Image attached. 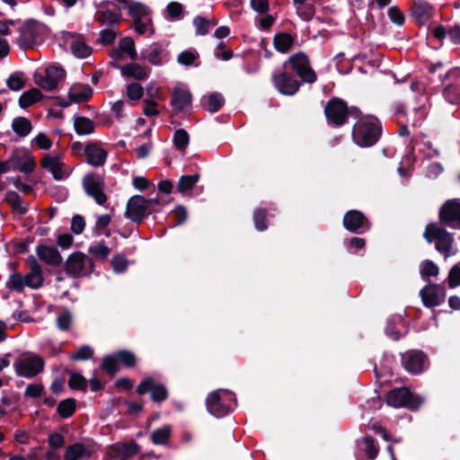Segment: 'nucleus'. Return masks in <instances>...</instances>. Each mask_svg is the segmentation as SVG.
Masks as SVG:
<instances>
[{
	"label": "nucleus",
	"instance_id": "nucleus-1",
	"mask_svg": "<svg viewBox=\"0 0 460 460\" xmlns=\"http://www.w3.org/2000/svg\"><path fill=\"white\" fill-rule=\"evenodd\" d=\"M381 133L380 122L374 117L359 119L353 128V140L361 146L367 147L374 145Z\"/></svg>",
	"mask_w": 460,
	"mask_h": 460
},
{
	"label": "nucleus",
	"instance_id": "nucleus-2",
	"mask_svg": "<svg viewBox=\"0 0 460 460\" xmlns=\"http://www.w3.org/2000/svg\"><path fill=\"white\" fill-rule=\"evenodd\" d=\"M423 235L428 243L434 242L436 243V250L446 259L456 254V251H453V235L438 224L427 225Z\"/></svg>",
	"mask_w": 460,
	"mask_h": 460
},
{
	"label": "nucleus",
	"instance_id": "nucleus-3",
	"mask_svg": "<svg viewBox=\"0 0 460 460\" xmlns=\"http://www.w3.org/2000/svg\"><path fill=\"white\" fill-rule=\"evenodd\" d=\"M235 404V397L227 390H217L207 397L208 411L219 418L231 412Z\"/></svg>",
	"mask_w": 460,
	"mask_h": 460
},
{
	"label": "nucleus",
	"instance_id": "nucleus-4",
	"mask_svg": "<svg viewBox=\"0 0 460 460\" xmlns=\"http://www.w3.org/2000/svg\"><path fill=\"white\" fill-rule=\"evenodd\" d=\"M13 368L17 376L31 378L43 371L44 360L38 355L23 353L13 362Z\"/></svg>",
	"mask_w": 460,
	"mask_h": 460
},
{
	"label": "nucleus",
	"instance_id": "nucleus-5",
	"mask_svg": "<svg viewBox=\"0 0 460 460\" xmlns=\"http://www.w3.org/2000/svg\"><path fill=\"white\" fill-rule=\"evenodd\" d=\"M65 76L66 71L62 67L52 65L47 66L43 71H36L33 75V81L41 89L50 92L57 89Z\"/></svg>",
	"mask_w": 460,
	"mask_h": 460
},
{
	"label": "nucleus",
	"instance_id": "nucleus-6",
	"mask_svg": "<svg viewBox=\"0 0 460 460\" xmlns=\"http://www.w3.org/2000/svg\"><path fill=\"white\" fill-rule=\"evenodd\" d=\"M93 270L92 260L81 252L68 256L66 261V272L73 278H80Z\"/></svg>",
	"mask_w": 460,
	"mask_h": 460
},
{
	"label": "nucleus",
	"instance_id": "nucleus-7",
	"mask_svg": "<svg viewBox=\"0 0 460 460\" xmlns=\"http://www.w3.org/2000/svg\"><path fill=\"white\" fill-rule=\"evenodd\" d=\"M42 26L38 23H24L19 29V37L16 39V44L22 49L33 48L42 40Z\"/></svg>",
	"mask_w": 460,
	"mask_h": 460
},
{
	"label": "nucleus",
	"instance_id": "nucleus-8",
	"mask_svg": "<svg viewBox=\"0 0 460 460\" xmlns=\"http://www.w3.org/2000/svg\"><path fill=\"white\" fill-rule=\"evenodd\" d=\"M83 187L86 194L92 197L98 205H104L107 195L104 193V180L102 176L90 172L83 178Z\"/></svg>",
	"mask_w": 460,
	"mask_h": 460
},
{
	"label": "nucleus",
	"instance_id": "nucleus-9",
	"mask_svg": "<svg viewBox=\"0 0 460 460\" xmlns=\"http://www.w3.org/2000/svg\"><path fill=\"white\" fill-rule=\"evenodd\" d=\"M155 199H146L136 195L129 199L126 208V217L134 222L142 221L149 214V207Z\"/></svg>",
	"mask_w": 460,
	"mask_h": 460
},
{
	"label": "nucleus",
	"instance_id": "nucleus-10",
	"mask_svg": "<svg viewBox=\"0 0 460 460\" xmlns=\"http://www.w3.org/2000/svg\"><path fill=\"white\" fill-rule=\"evenodd\" d=\"M287 64H289L291 68L296 72L302 81L305 83H314L316 81V74L310 67L309 60L306 55L297 53L289 57Z\"/></svg>",
	"mask_w": 460,
	"mask_h": 460
},
{
	"label": "nucleus",
	"instance_id": "nucleus-11",
	"mask_svg": "<svg viewBox=\"0 0 460 460\" xmlns=\"http://www.w3.org/2000/svg\"><path fill=\"white\" fill-rule=\"evenodd\" d=\"M324 112L329 123L336 127L343 125L348 118L347 104L339 98L331 99L324 108Z\"/></svg>",
	"mask_w": 460,
	"mask_h": 460
},
{
	"label": "nucleus",
	"instance_id": "nucleus-12",
	"mask_svg": "<svg viewBox=\"0 0 460 460\" xmlns=\"http://www.w3.org/2000/svg\"><path fill=\"white\" fill-rule=\"evenodd\" d=\"M385 400L388 405L395 408L408 407L414 409L420 403V402L414 399L409 390L404 387L390 391L385 395Z\"/></svg>",
	"mask_w": 460,
	"mask_h": 460
},
{
	"label": "nucleus",
	"instance_id": "nucleus-13",
	"mask_svg": "<svg viewBox=\"0 0 460 460\" xmlns=\"http://www.w3.org/2000/svg\"><path fill=\"white\" fill-rule=\"evenodd\" d=\"M272 81L281 94L294 95L299 90V82L286 71H276L272 75Z\"/></svg>",
	"mask_w": 460,
	"mask_h": 460
},
{
	"label": "nucleus",
	"instance_id": "nucleus-14",
	"mask_svg": "<svg viewBox=\"0 0 460 460\" xmlns=\"http://www.w3.org/2000/svg\"><path fill=\"white\" fill-rule=\"evenodd\" d=\"M439 218L446 226L460 229V199L447 200L440 208Z\"/></svg>",
	"mask_w": 460,
	"mask_h": 460
},
{
	"label": "nucleus",
	"instance_id": "nucleus-15",
	"mask_svg": "<svg viewBox=\"0 0 460 460\" xmlns=\"http://www.w3.org/2000/svg\"><path fill=\"white\" fill-rule=\"evenodd\" d=\"M42 167L49 171L56 180H61L67 177L70 169L63 162L61 155H47L41 160Z\"/></svg>",
	"mask_w": 460,
	"mask_h": 460
},
{
	"label": "nucleus",
	"instance_id": "nucleus-16",
	"mask_svg": "<svg viewBox=\"0 0 460 460\" xmlns=\"http://www.w3.org/2000/svg\"><path fill=\"white\" fill-rule=\"evenodd\" d=\"M420 295L425 306L435 307L444 302L446 290L440 285L429 284L420 290Z\"/></svg>",
	"mask_w": 460,
	"mask_h": 460
},
{
	"label": "nucleus",
	"instance_id": "nucleus-17",
	"mask_svg": "<svg viewBox=\"0 0 460 460\" xmlns=\"http://www.w3.org/2000/svg\"><path fill=\"white\" fill-rule=\"evenodd\" d=\"M12 163L14 170H19L23 173L31 172L36 166L32 155L25 149H16L12 155Z\"/></svg>",
	"mask_w": 460,
	"mask_h": 460
},
{
	"label": "nucleus",
	"instance_id": "nucleus-18",
	"mask_svg": "<svg viewBox=\"0 0 460 460\" xmlns=\"http://www.w3.org/2000/svg\"><path fill=\"white\" fill-rule=\"evenodd\" d=\"M84 154L85 155L86 162L93 167L102 166L108 156L107 150H105L102 144L97 142L87 143L84 146Z\"/></svg>",
	"mask_w": 460,
	"mask_h": 460
},
{
	"label": "nucleus",
	"instance_id": "nucleus-19",
	"mask_svg": "<svg viewBox=\"0 0 460 460\" xmlns=\"http://www.w3.org/2000/svg\"><path fill=\"white\" fill-rule=\"evenodd\" d=\"M137 392L139 394H144L149 392L151 394L152 400L155 402L164 401L168 395L164 385L155 382L151 377L144 379L137 387Z\"/></svg>",
	"mask_w": 460,
	"mask_h": 460
},
{
	"label": "nucleus",
	"instance_id": "nucleus-20",
	"mask_svg": "<svg viewBox=\"0 0 460 460\" xmlns=\"http://www.w3.org/2000/svg\"><path fill=\"white\" fill-rule=\"evenodd\" d=\"M343 225L347 230L354 233H362L368 229L367 218L358 210L347 212L343 218Z\"/></svg>",
	"mask_w": 460,
	"mask_h": 460
},
{
	"label": "nucleus",
	"instance_id": "nucleus-21",
	"mask_svg": "<svg viewBox=\"0 0 460 460\" xmlns=\"http://www.w3.org/2000/svg\"><path fill=\"white\" fill-rule=\"evenodd\" d=\"M65 39L66 45L76 58H84L92 54V49L85 43L82 36L67 32Z\"/></svg>",
	"mask_w": 460,
	"mask_h": 460
},
{
	"label": "nucleus",
	"instance_id": "nucleus-22",
	"mask_svg": "<svg viewBox=\"0 0 460 460\" xmlns=\"http://www.w3.org/2000/svg\"><path fill=\"white\" fill-rule=\"evenodd\" d=\"M405 369L412 374L420 373L427 366V358L420 351H409L402 357Z\"/></svg>",
	"mask_w": 460,
	"mask_h": 460
},
{
	"label": "nucleus",
	"instance_id": "nucleus-23",
	"mask_svg": "<svg viewBox=\"0 0 460 460\" xmlns=\"http://www.w3.org/2000/svg\"><path fill=\"white\" fill-rule=\"evenodd\" d=\"M120 70L124 77L133 78L137 81H145L150 75V68L137 63H129L125 66H114Z\"/></svg>",
	"mask_w": 460,
	"mask_h": 460
},
{
	"label": "nucleus",
	"instance_id": "nucleus-24",
	"mask_svg": "<svg viewBox=\"0 0 460 460\" xmlns=\"http://www.w3.org/2000/svg\"><path fill=\"white\" fill-rule=\"evenodd\" d=\"M141 59L154 66H160L167 59V54L159 43H153L141 50Z\"/></svg>",
	"mask_w": 460,
	"mask_h": 460
},
{
	"label": "nucleus",
	"instance_id": "nucleus-25",
	"mask_svg": "<svg viewBox=\"0 0 460 460\" xmlns=\"http://www.w3.org/2000/svg\"><path fill=\"white\" fill-rule=\"evenodd\" d=\"M190 92L183 86L174 87L172 90L171 105L177 111H182L191 104Z\"/></svg>",
	"mask_w": 460,
	"mask_h": 460
},
{
	"label": "nucleus",
	"instance_id": "nucleus-26",
	"mask_svg": "<svg viewBox=\"0 0 460 460\" xmlns=\"http://www.w3.org/2000/svg\"><path fill=\"white\" fill-rule=\"evenodd\" d=\"M94 449L92 446L85 443H74L69 445L64 453V460H80L88 458L93 453Z\"/></svg>",
	"mask_w": 460,
	"mask_h": 460
},
{
	"label": "nucleus",
	"instance_id": "nucleus-27",
	"mask_svg": "<svg viewBox=\"0 0 460 460\" xmlns=\"http://www.w3.org/2000/svg\"><path fill=\"white\" fill-rule=\"evenodd\" d=\"M27 261L31 270L24 277L25 285L31 288H38L43 283L41 267L33 256L29 257Z\"/></svg>",
	"mask_w": 460,
	"mask_h": 460
},
{
	"label": "nucleus",
	"instance_id": "nucleus-28",
	"mask_svg": "<svg viewBox=\"0 0 460 460\" xmlns=\"http://www.w3.org/2000/svg\"><path fill=\"white\" fill-rule=\"evenodd\" d=\"M93 95V89L90 85L76 83L71 85L68 91L70 102L80 103L88 101Z\"/></svg>",
	"mask_w": 460,
	"mask_h": 460
},
{
	"label": "nucleus",
	"instance_id": "nucleus-29",
	"mask_svg": "<svg viewBox=\"0 0 460 460\" xmlns=\"http://www.w3.org/2000/svg\"><path fill=\"white\" fill-rule=\"evenodd\" d=\"M36 252L40 260L47 264L59 265L62 261L59 252L54 247L40 244L37 246Z\"/></svg>",
	"mask_w": 460,
	"mask_h": 460
},
{
	"label": "nucleus",
	"instance_id": "nucleus-30",
	"mask_svg": "<svg viewBox=\"0 0 460 460\" xmlns=\"http://www.w3.org/2000/svg\"><path fill=\"white\" fill-rule=\"evenodd\" d=\"M433 7L426 2L415 3L412 7V15L416 21L423 24L433 15Z\"/></svg>",
	"mask_w": 460,
	"mask_h": 460
},
{
	"label": "nucleus",
	"instance_id": "nucleus-31",
	"mask_svg": "<svg viewBox=\"0 0 460 460\" xmlns=\"http://www.w3.org/2000/svg\"><path fill=\"white\" fill-rule=\"evenodd\" d=\"M358 447L360 451L365 453V456L360 460H373L378 452V448L375 445V441L370 437H364L358 442Z\"/></svg>",
	"mask_w": 460,
	"mask_h": 460
},
{
	"label": "nucleus",
	"instance_id": "nucleus-32",
	"mask_svg": "<svg viewBox=\"0 0 460 460\" xmlns=\"http://www.w3.org/2000/svg\"><path fill=\"white\" fill-rule=\"evenodd\" d=\"M74 128L78 135H89L94 131V122L84 116H75L74 118Z\"/></svg>",
	"mask_w": 460,
	"mask_h": 460
},
{
	"label": "nucleus",
	"instance_id": "nucleus-33",
	"mask_svg": "<svg viewBox=\"0 0 460 460\" xmlns=\"http://www.w3.org/2000/svg\"><path fill=\"white\" fill-rule=\"evenodd\" d=\"M112 451L118 456L128 458L135 456L139 451V447L136 442L117 443L111 447Z\"/></svg>",
	"mask_w": 460,
	"mask_h": 460
},
{
	"label": "nucleus",
	"instance_id": "nucleus-34",
	"mask_svg": "<svg viewBox=\"0 0 460 460\" xmlns=\"http://www.w3.org/2000/svg\"><path fill=\"white\" fill-rule=\"evenodd\" d=\"M43 95L38 88H32L24 92L19 98L20 107L25 109L40 102Z\"/></svg>",
	"mask_w": 460,
	"mask_h": 460
},
{
	"label": "nucleus",
	"instance_id": "nucleus-35",
	"mask_svg": "<svg viewBox=\"0 0 460 460\" xmlns=\"http://www.w3.org/2000/svg\"><path fill=\"white\" fill-rule=\"evenodd\" d=\"M199 180V174L182 175L177 183L178 191L183 195H189L190 190L196 185Z\"/></svg>",
	"mask_w": 460,
	"mask_h": 460
},
{
	"label": "nucleus",
	"instance_id": "nucleus-36",
	"mask_svg": "<svg viewBox=\"0 0 460 460\" xmlns=\"http://www.w3.org/2000/svg\"><path fill=\"white\" fill-rule=\"evenodd\" d=\"M97 21L102 25L113 26L119 22V11L101 10L96 14Z\"/></svg>",
	"mask_w": 460,
	"mask_h": 460
},
{
	"label": "nucleus",
	"instance_id": "nucleus-37",
	"mask_svg": "<svg viewBox=\"0 0 460 460\" xmlns=\"http://www.w3.org/2000/svg\"><path fill=\"white\" fill-rule=\"evenodd\" d=\"M12 128L19 137H24L31 133L32 126L28 119L18 117L13 120Z\"/></svg>",
	"mask_w": 460,
	"mask_h": 460
},
{
	"label": "nucleus",
	"instance_id": "nucleus-38",
	"mask_svg": "<svg viewBox=\"0 0 460 460\" xmlns=\"http://www.w3.org/2000/svg\"><path fill=\"white\" fill-rule=\"evenodd\" d=\"M292 44L293 39L287 33L278 34L274 38V46L276 49L281 53L288 52Z\"/></svg>",
	"mask_w": 460,
	"mask_h": 460
},
{
	"label": "nucleus",
	"instance_id": "nucleus-39",
	"mask_svg": "<svg viewBox=\"0 0 460 460\" xmlns=\"http://www.w3.org/2000/svg\"><path fill=\"white\" fill-rule=\"evenodd\" d=\"M119 48L124 52L130 59L136 60L137 53L135 48L134 40L130 37L122 38L119 42Z\"/></svg>",
	"mask_w": 460,
	"mask_h": 460
},
{
	"label": "nucleus",
	"instance_id": "nucleus-40",
	"mask_svg": "<svg viewBox=\"0 0 460 460\" xmlns=\"http://www.w3.org/2000/svg\"><path fill=\"white\" fill-rule=\"evenodd\" d=\"M224 97L219 93H211L208 96L204 107L210 112L217 111L224 104Z\"/></svg>",
	"mask_w": 460,
	"mask_h": 460
},
{
	"label": "nucleus",
	"instance_id": "nucleus-41",
	"mask_svg": "<svg viewBox=\"0 0 460 460\" xmlns=\"http://www.w3.org/2000/svg\"><path fill=\"white\" fill-rule=\"evenodd\" d=\"M144 95V88L137 83H130L126 86V96L131 102H138Z\"/></svg>",
	"mask_w": 460,
	"mask_h": 460
},
{
	"label": "nucleus",
	"instance_id": "nucleus-42",
	"mask_svg": "<svg viewBox=\"0 0 460 460\" xmlns=\"http://www.w3.org/2000/svg\"><path fill=\"white\" fill-rule=\"evenodd\" d=\"M128 9V14L134 22L142 19L143 16L150 15L148 8L140 3H132Z\"/></svg>",
	"mask_w": 460,
	"mask_h": 460
},
{
	"label": "nucleus",
	"instance_id": "nucleus-43",
	"mask_svg": "<svg viewBox=\"0 0 460 460\" xmlns=\"http://www.w3.org/2000/svg\"><path fill=\"white\" fill-rule=\"evenodd\" d=\"M193 24L197 34L206 35L209 31L210 28L216 25V22L198 16L193 20Z\"/></svg>",
	"mask_w": 460,
	"mask_h": 460
},
{
	"label": "nucleus",
	"instance_id": "nucleus-44",
	"mask_svg": "<svg viewBox=\"0 0 460 460\" xmlns=\"http://www.w3.org/2000/svg\"><path fill=\"white\" fill-rule=\"evenodd\" d=\"M75 411V401L74 399H66L58 405V412L62 418L70 417Z\"/></svg>",
	"mask_w": 460,
	"mask_h": 460
},
{
	"label": "nucleus",
	"instance_id": "nucleus-45",
	"mask_svg": "<svg viewBox=\"0 0 460 460\" xmlns=\"http://www.w3.org/2000/svg\"><path fill=\"white\" fill-rule=\"evenodd\" d=\"M420 273L421 277H437L439 274V268L432 261L425 260L420 263Z\"/></svg>",
	"mask_w": 460,
	"mask_h": 460
},
{
	"label": "nucleus",
	"instance_id": "nucleus-46",
	"mask_svg": "<svg viewBox=\"0 0 460 460\" xmlns=\"http://www.w3.org/2000/svg\"><path fill=\"white\" fill-rule=\"evenodd\" d=\"M135 31L138 34H145L147 32L153 33L152 20L149 16H143L142 19L134 22Z\"/></svg>",
	"mask_w": 460,
	"mask_h": 460
},
{
	"label": "nucleus",
	"instance_id": "nucleus-47",
	"mask_svg": "<svg viewBox=\"0 0 460 460\" xmlns=\"http://www.w3.org/2000/svg\"><path fill=\"white\" fill-rule=\"evenodd\" d=\"M171 434L170 427H163L152 433V441L156 445H164L167 442Z\"/></svg>",
	"mask_w": 460,
	"mask_h": 460
},
{
	"label": "nucleus",
	"instance_id": "nucleus-48",
	"mask_svg": "<svg viewBox=\"0 0 460 460\" xmlns=\"http://www.w3.org/2000/svg\"><path fill=\"white\" fill-rule=\"evenodd\" d=\"M173 143L177 149L183 151L189 144V135L184 129H178L173 136Z\"/></svg>",
	"mask_w": 460,
	"mask_h": 460
},
{
	"label": "nucleus",
	"instance_id": "nucleus-49",
	"mask_svg": "<svg viewBox=\"0 0 460 460\" xmlns=\"http://www.w3.org/2000/svg\"><path fill=\"white\" fill-rule=\"evenodd\" d=\"M68 385L72 389L83 391L87 387V380L78 373H71Z\"/></svg>",
	"mask_w": 460,
	"mask_h": 460
},
{
	"label": "nucleus",
	"instance_id": "nucleus-50",
	"mask_svg": "<svg viewBox=\"0 0 460 460\" xmlns=\"http://www.w3.org/2000/svg\"><path fill=\"white\" fill-rule=\"evenodd\" d=\"M89 252L100 259H105L110 254V249L107 247L104 242H100L90 246Z\"/></svg>",
	"mask_w": 460,
	"mask_h": 460
},
{
	"label": "nucleus",
	"instance_id": "nucleus-51",
	"mask_svg": "<svg viewBox=\"0 0 460 460\" xmlns=\"http://www.w3.org/2000/svg\"><path fill=\"white\" fill-rule=\"evenodd\" d=\"M119 360L117 355H111L106 357L102 364V369H104L108 373H115L119 369Z\"/></svg>",
	"mask_w": 460,
	"mask_h": 460
},
{
	"label": "nucleus",
	"instance_id": "nucleus-52",
	"mask_svg": "<svg viewBox=\"0 0 460 460\" xmlns=\"http://www.w3.org/2000/svg\"><path fill=\"white\" fill-rule=\"evenodd\" d=\"M7 288L21 291L25 285L24 277L21 274H12L6 283Z\"/></svg>",
	"mask_w": 460,
	"mask_h": 460
},
{
	"label": "nucleus",
	"instance_id": "nucleus-53",
	"mask_svg": "<svg viewBox=\"0 0 460 460\" xmlns=\"http://www.w3.org/2000/svg\"><path fill=\"white\" fill-rule=\"evenodd\" d=\"M7 86L13 91H20L24 86V79L20 74H13L6 81Z\"/></svg>",
	"mask_w": 460,
	"mask_h": 460
},
{
	"label": "nucleus",
	"instance_id": "nucleus-54",
	"mask_svg": "<svg viewBox=\"0 0 460 460\" xmlns=\"http://www.w3.org/2000/svg\"><path fill=\"white\" fill-rule=\"evenodd\" d=\"M32 143L37 146L39 148L43 150H49L52 146V141L49 137L44 134H38L32 140Z\"/></svg>",
	"mask_w": 460,
	"mask_h": 460
},
{
	"label": "nucleus",
	"instance_id": "nucleus-55",
	"mask_svg": "<svg viewBox=\"0 0 460 460\" xmlns=\"http://www.w3.org/2000/svg\"><path fill=\"white\" fill-rule=\"evenodd\" d=\"M447 283L451 288L460 286V266L455 265L449 271Z\"/></svg>",
	"mask_w": 460,
	"mask_h": 460
},
{
	"label": "nucleus",
	"instance_id": "nucleus-56",
	"mask_svg": "<svg viewBox=\"0 0 460 460\" xmlns=\"http://www.w3.org/2000/svg\"><path fill=\"white\" fill-rule=\"evenodd\" d=\"M119 362L126 367H133L136 363V358L133 353L121 350L116 353Z\"/></svg>",
	"mask_w": 460,
	"mask_h": 460
},
{
	"label": "nucleus",
	"instance_id": "nucleus-57",
	"mask_svg": "<svg viewBox=\"0 0 460 460\" xmlns=\"http://www.w3.org/2000/svg\"><path fill=\"white\" fill-rule=\"evenodd\" d=\"M143 113L147 117H154L159 114L157 110V102L152 99L144 100Z\"/></svg>",
	"mask_w": 460,
	"mask_h": 460
},
{
	"label": "nucleus",
	"instance_id": "nucleus-58",
	"mask_svg": "<svg viewBox=\"0 0 460 460\" xmlns=\"http://www.w3.org/2000/svg\"><path fill=\"white\" fill-rule=\"evenodd\" d=\"M388 16L392 22L399 26L404 23V15L397 6H392L388 10Z\"/></svg>",
	"mask_w": 460,
	"mask_h": 460
},
{
	"label": "nucleus",
	"instance_id": "nucleus-59",
	"mask_svg": "<svg viewBox=\"0 0 460 460\" xmlns=\"http://www.w3.org/2000/svg\"><path fill=\"white\" fill-rule=\"evenodd\" d=\"M85 227V221L83 217L76 215L71 220V231L75 234L83 233Z\"/></svg>",
	"mask_w": 460,
	"mask_h": 460
},
{
	"label": "nucleus",
	"instance_id": "nucleus-60",
	"mask_svg": "<svg viewBox=\"0 0 460 460\" xmlns=\"http://www.w3.org/2000/svg\"><path fill=\"white\" fill-rule=\"evenodd\" d=\"M146 94L148 96L147 99H152L154 101L164 99L161 93V88L155 83L148 84L146 85Z\"/></svg>",
	"mask_w": 460,
	"mask_h": 460
},
{
	"label": "nucleus",
	"instance_id": "nucleus-61",
	"mask_svg": "<svg viewBox=\"0 0 460 460\" xmlns=\"http://www.w3.org/2000/svg\"><path fill=\"white\" fill-rule=\"evenodd\" d=\"M93 350L89 346L81 347L78 351L73 354L70 358L72 360H85L92 358Z\"/></svg>",
	"mask_w": 460,
	"mask_h": 460
},
{
	"label": "nucleus",
	"instance_id": "nucleus-62",
	"mask_svg": "<svg viewBox=\"0 0 460 460\" xmlns=\"http://www.w3.org/2000/svg\"><path fill=\"white\" fill-rule=\"evenodd\" d=\"M71 323H72V316L66 311L61 313L57 318V325L62 331L67 330L69 328Z\"/></svg>",
	"mask_w": 460,
	"mask_h": 460
},
{
	"label": "nucleus",
	"instance_id": "nucleus-63",
	"mask_svg": "<svg viewBox=\"0 0 460 460\" xmlns=\"http://www.w3.org/2000/svg\"><path fill=\"white\" fill-rule=\"evenodd\" d=\"M111 265L115 272L121 273L128 267V261L125 257L117 255L112 258Z\"/></svg>",
	"mask_w": 460,
	"mask_h": 460
},
{
	"label": "nucleus",
	"instance_id": "nucleus-64",
	"mask_svg": "<svg viewBox=\"0 0 460 460\" xmlns=\"http://www.w3.org/2000/svg\"><path fill=\"white\" fill-rule=\"evenodd\" d=\"M265 218H266V213L264 210L258 209L254 212L253 219H254V224H255V227L257 228V230L263 231L266 229L267 226L264 223Z\"/></svg>",
	"mask_w": 460,
	"mask_h": 460
}]
</instances>
